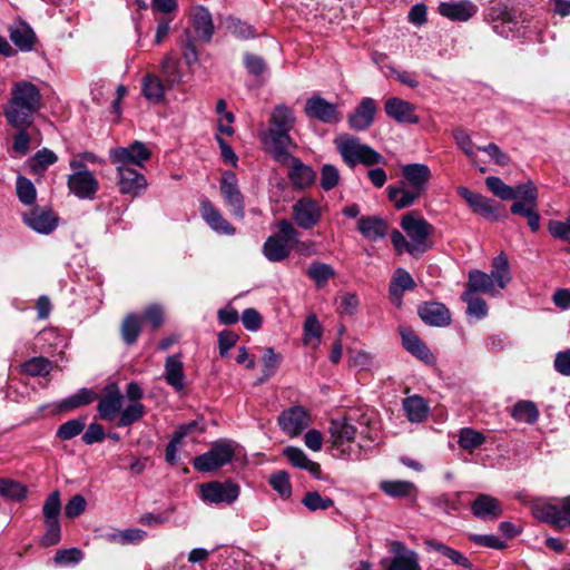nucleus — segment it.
Returning <instances> with one entry per match:
<instances>
[{"instance_id":"f257e3e1","label":"nucleus","mask_w":570,"mask_h":570,"mask_svg":"<svg viewBox=\"0 0 570 570\" xmlns=\"http://www.w3.org/2000/svg\"><path fill=\"white\" fill-rule=\"evenodd\" d=\"M42 106V95L39 88L30 81L22 80L13 83L11 98L4 108V117L12 127L31 126L33 115Z\"/></svg>"},{"instance_id":"f03ea898","label":"nucleus","mask_w":570,"mask_h":570,"mask_svg":"<svg viewBox=\"0 0 570 570\" xmlns=\"http://www.w3.org/2000/svg\"><path fill=\"white\" fill-rule=\"evenodd\" d=\"M295 120L292 108L285 105H277L273 109L269 118V127L263 139L266 149L272 156L279 150L285 151L296 147L289 136L291 130L294 128Z\"/></svg>"},{"instance_id":"7ed1b4c3","label":"nucleus","mask_w":570,"mask_h":570,"mask_svg":"<svg viewBox=\"0 0 570 570\" xmlns=\"http://www.w3.org/2000/svg\"><path fill=\"white\" fill-rule=\"evenodd\" d=\"M469 279L465 291L471 293H483L491 296L499 294L511 281L508 257L501 253L492 262V271L487 274L479 269L469 272Z\"/></svg>"},{"instance_id":"20e7f679","label":"nucleus","mask_w":570,"mask_h":570,"mask_svg":"<svg viewBox=\"0 0 570 570\" xmlns=\"http://www.w3.org/2000/svg\"><path fill=\"white\" fill-rule=\"evenodd\" d=\"M334 144L343 161L351 168L358 164L370 167L386 163L380 153L371 146L362 144L357 137L340 135L335 138Z\"/></svg>"},{"instance_id":"39448f33","label":"nucleus","mask_w":570,"mask_h":570,"mask_svg":"<svg viewBox=\"0 0 570 570\" xmlns=\"http://www.w3.org/2000/svg\"><path fill=\"white\" fill-rule=\"evenodd\" d=\"M401 227L411 242L412 250L423 254L431 247L429 238L434 233V227L416 212L405 214Z\"/></svg>"},{"instance_id":"423d86ee","label":"nucleus","mask_w":570,"mask_h":570,"mask_svg":"<svg viewBox=\"0 0 570 570\" xmlns=\"http://www.w3.org/2000/svg\"><path fill=\"white\" fill-rule=\"evenodd\" d=\"M69 166L73 171L67 179L69 191L80 199H94L99 189L95 175L77 159H71Z\"/></svg>"},{"instance_id":"0eeeda50","label":"nucleus","mask_w":570,"mask_h":570,"mask_svg":"<svg viewBox=\"0 0 570 570\" xmlns=\"http://www.w3.org/2000/svg\"><path fill=\"white\" fill-rule=\"evenodd\" d=\"M235 455L234 443L228 440L215 442L204 454L194 459V468L199 472H213L232 462Z\"/></svg>"},{"instance_id":"6e6552de","label":"nucleus","mask_w":570,"mask_h":570,"mask_svg":"<svg viewBox=\"0 0 570 570\" xmlns=\"http://www.w3.org/2000/svg\"><path fill=\"white\" fill-rule=\"evenodd\" d=\"M277 163L288 167V179L296 188L311 186L316 178V173L311 166L305 165L301 159L291 155L289 149L275 153L272 156Z\"/></svg>"},{"instance_id":"1a4fd4ad","label":"nucleus","mask_w":570,"mask_h":570,"mask_svg":"<svg viewBox=\"0 0 570 570\" xmlns=\"http://www.w3.org/2000/svg\"><path fill=\"white\" fill-rule=\"evenodd\" d=\"M240 493V488L232 480L212 481L199 485L200 499L209 504H232Z\"/></svg>"},{"instance_id":"9d476101","label":"nucleus","mask_w":570,"mask_h":570,"mask_svg":"<svg viewBox=\"0 0 570 570\" xmlns=\"http://www.w3.org/2000/svg\"><path fill=\"white\" fill-rule=\"evenodd\" d=\"M150 156L151 151L140 141L109 150V159L116 167H144Z\"/></svg>"},{"instance_id":"9b49d317","label":"nucleus","mask_w":570,"mask_h":570,"mask_svg":"<svg viewBox=\"0 0 570 570\" xmlns=\"http://www.w3.org/2000/svg\"><path fill=\"white\" fill-rule=\"evenodd\" d=\"M390 551L393 557L381 561L384 570H421L419 554L406 548L401 541H392Z\"/></svg>"},{"instance_id":"f8f14e48","label":"nucleus","mask_w":570,"mask_h":570,"mask_svg":"<svg viewBox=\"0 0 570 570\" xmlns=\"http://www.w3.org/2000/svg\"><path fill=\"white\" fill-rule=\"evenodd\" d=\"M144 391L136 382L128 383L126 387V397L129 403L124 407L121 417L118 420L119 428H126L139 421L145 415V405L140 402Z\"/></svg>"},{"instance_id":"ddd939ff","label":"nucleus","mask_w":570,"mask_h":570,"mask_svg":"<svg viewBox=\"0 0 570 570\" xmlns=\"http://www.w3.org/2000/svg\"><path fill=\"white\" fill-rule=\"evenodd\" d=\"M295 224L303 229H312L322 218L320 204L309 197L299 198L292 207Z\"/></svg>"},{"instance_id":"4468645a","label":"nucleus","mask_w":570,"mask_h":570,"mask_svg":"<svg viewBox=\"0 0 570 570\" xmlns=\"http://www.w3.org/2000/svg\"><path fill=\"white\" fill-rule=\"evenodd\" d=\"M220 193L227 206L232 207L233 215L238 219L245 216L244 196L238 188V180L233 171H225L220 180Z\"/></svg>"},{"instance_id":"2eb2a0df","label":"nucleus","mask_w":570,"mask_h":570,"mask_svg":"<svg viewBox=\"0 0 570 570\" xmlns=\"http://www.w3.org/2000/svg\"><path fill=\"white\" fill-rule=\"evenodd\" d=\"M311 423L309 413L299 405L289 407L278 416V424L282 431L291 436L299 435Z\"/></svg>"},{"instance_id":"dca6fc26","label":"nucleus","mask_w":570,"mask_h":570,"mask_svg":"<svg viewBox=\"0 0 570 570\" xmlns=\"http://www.w3.org/2000/svg\"><path fill=\"white\" fill-rule=\"evenodd\" d=\"M122 404L124 395L118 386L115 384L108 385L97 405L99 417L108 422H112L117 417L120 420L124 410Z\"/></svg>"},{"instance_id":"f3484780","label":"nucleus","mask_w":570,"mask_h":570,"mask_svg":"<svg viewBox=\"0 0 570 570\" xmlns=\"http://www.w3.org/2000/svg\"><path fill=\"white\" fill-rule=\"evenodd\" d=\"M117 185L122 195L136 198L140 196L147 188L146 177L132 167H116Z\"/></svg>"},{"instance_id":"a211bd4d","label":"nucleus","mask_w":570,"mask_h":570,"mask_svg":"<svg viewBox=\"0 0 570 570\" xmlns=\"http://www.w3.org/2000/svg\"><path fill=\"white\" fill-rule=\"evenodd\" d=\"M304 111L308 118L324 124H337L341 120L337 106L316 95L306 100Z\"/></svg>"},{"instance_id":"6ab92c4d","label":"nucleus","mask_w":570,"mask_h":570,"mask_svg":"<svg viewBox=\"0 0 570 570\" xmlns=\"http://www.w3.org/2000/svg\"><path fill=\"white\" fill-rule=\"evenodd\" d=\"M401 185L410 186L425 194L432 173L428 165L421 163L406 164L401 167Z\"/></svg>"},{"instance_id":"aec40b11","label":"nucleus","mask_w":570,"mask_h":570,"mask_svg":"<svg viewBox=\"0 0 570 570\" xmlns=\"http://www.w3.org/2000/svg\"><path fill=\"white\" fill-rule=\"evenodd\" d=\"M377 105L371 97L363 98L354 111L348 115V126L356 131H364L374 122Z\"/></svg>"},{"instance_id":"412c9836","label":"nucleus","mask_w":570,"mask_h":570,"mask_svg":"<svg viewBox=\"0 0 570 570\" xmlns=\"http://www.w3.org/2000/svg\"><path fill=\"white\" fill-rule=\"evenodd\" d=\"M438 11L449 20L465 22L476 14L478 7L470 0L444 1L439 4Z\"/></svg>"},{"instance_id":"4be33fe9","label":"nucleus","mask_w":570,"mask_h":570,"mask_svg":"<svg viewBox=\"0 0 570 570\" xmlns=\"http://www.w3.org/2000/svg\"><path fill=\"white\" fill-rule=\"evenodd\" d=\"M415 109L413 104L396 97L389 98L384 104L386 115L401 124H419Z\"/></svg>"},{"instance_id":"5701e85b","label":"nucleus","mask_w":570,"mask_h":570,"mask_svg":"<svg viewBox=\"0 0 570 570\" xmlns=\"http://www.w3.org/2000/svg\"><path fill=\"white\" fill-rule=\"evenodd\" d=\"M473 515L481 520H497L503 513L500 501L489 494L481 493L471 504Z\"/></svg>"},{"instance_id":"b1692460","label":"nucleus","mask_w":570,"mask_h":570,"mask_svg":"<svg viewBox=\"0 0 570 570\" xmlns=\"http://www.w3.org/2000/svg\"><path fill=\"white\" fill-rule=\"evenodd\" d=\"M167 90H170L167 83L155 72H148L141 79V95L154 105L165 101Z\"/></svg>"},{"instance_id":"393cba45","label":"nucleus","mask_w":570,"mask_h":570,"mask_svg":"<svg viewBox=\"0 0 570 570\" xmlns=\"http://www.w3.org/2000/svg\"><path fill=\"white\" fill-rule=\"evenodd\" d=\"M24 223L39 234H50L58 225V217L50 209L35 208L24 215Z\"/></svg>"},{"instance_id":"a878e982","label":"nucleus","mask_w":570,"mask_h":570,"mask_svg":"<svg viewBox=\"0 0 570 570\" xmlns=\"http://www.w3.org/2000/svg\"><path fill=\"white\" fill-rule=\"evenodd\" d=\"M190 22L197 37L202 41L209 42L212 40L215 27L213 22V17L207 8L203 6H197L193 8L190 14Z\"/></svg>"},{"instance_id":"bb28decb","label":"nucleus","mask_w":570,"mask_h":570,"mask_svg":"<svg viewBox=\"0 0 570 570\" xmlns=\"http://www.w3.org/2000/svg\"><path fill=\"white\" fill-rule=\"evenodd\" d=\"M458 194L468 203L472 210L487 219H495V208L493 207L492 200L471 191L464 186L456 188Z\"/></svg>"},{"instance_id":"cd10ccee","label":"nucleus","mask_w":570,"mask_h":570,"mask_svg":"<svg viewBox=\"0 0 570 570\" xmlns=\"http://www.w3.org/2000/svg\"><path fill=\"white\" fill-rule=\"evenodd\" d=\"M200 214L207 225L218 234L234 235L235 228L223 217L220 212L209 202L200 203Z\"/></svg>"},{"instance_id":"c85d7f7f","label":"nucleus","mask_w":570,"mask_h":570,"mask_svg":"<svg viewBox=\"0 0 570 570\" xmlns=\"http://www.w3.org/2000/svg\"><path fill=\"white\" fill-rule=\"evenodd\" d=\"M400 334L402 337V344L407 352L426 364H432L434 362V356L430 348L420 340L415 333L406 327H401Z\"/></svg>"},{"instance_id":"c756f323","label":"nucleus","mask_w":570,"mask_h":570,"mask_svg":"<svg viewBox=\"0 0 570 570\" xmlns=\"http://www.w3.org/2000/svg\"><path fill=\"white\" fill-rule=\"evenodd\" d=\"M415 288V282L407 271L397 268L391 279L389 293L392 303L395 306L402 305V297L404 292Z\"/></svg>"},{"instance_id":"7c9ffc66","label":"nucleus","mask_w":570,"mask_h":570,"mask_svg":"<svg viewBox=\"0 0 570 570\" xmlns=\"http://www.w3.org/2000/svg\"><path fill=\"white\" fill-rule=\"evenodd\" d=\"M421 320L432 326H446L451 322V315L445 305L441 303H424L419 307Z\"/></svg>"},{"instance_id":"2f4dec72","label":"nucleus","mask_w":570,"mask_h":570,"mask_svg":"<svg viewBox=\"0 0 570 570\" xmlns=\"http://www.w3.org/2000/svg\"><path fill=\"white\" fill-rule=\"evenodd\" d=\"M357 230L370 242L383 239L387 234V224L377 216H362L357 220Z\"/></svg>"},{"instance_id":"473e14b6","label":"nucleus","mask_w":570,"mask_h":570,"mask_svg":"<svg viewBox=\"0 0 570 570\" xmlns=\"http://www.w3.org/2000/svg\"><path fill=\"white\" fill-rule=\"evenodd\" d=\"M9 37L19 50L31 51L36 42V33L24 21H16L9 27Z\"/></svg>"},{"instance_id":"72a5a7b5","label":"nucleus","mask_w":570,"mask_h":570,"mask_svg":"<svg viewBox=\"0 0 570 570\" xmlns=\"http://www.w3.org/2000/svg\"><path fill=\"white\" fill-rule=\"evenodd\" d=\"M160 73L163 80L167 83L169 89H174L179 86L183 81V72L180 69V62L174 53L168 52L161 59L159 63Z\"/></svg>"},{"instance_id":"f704fd0d","label":"nucleus","mask_w":570,"mask_h":570,"mask_svg":"<svg viewBox=\"0 0 570 570\" xmlns=\"http://www.w3.org/2000/svg\"><path fill=\"white\" fill-rule=\"evenodd\" d=\"M424 194L406 185L389 187V199L393 203L396 209H403L412 206Z\"/></svg>"},{"instance_id":"c9c22d12","label":"nucleus","mask_w":570,"mask_h":570,"mask_svg":"<svg viewBox=\"0 0 570 570\" xmlns=\"http://www.w3.org/2000/svg\"><path fill=\"white\" fill-rule=\"evenodd\" d=\"M403 410L406 417L412 423L423 422L430 412V406L425 399L420 395L407 396L403 400Z\"/></svg>"},{"instance_id":"e433bc0d","label":"nucleus","mask_w":570,"mask_h":570,"mask_svg":"<svg viewBox=\"0 0 570 570\" xmlns=\"http://www.w3.org/2000/svg\"><path fill=\"white\" fill-rule=\"evenodd\" d=\"M330 433L333 445L340 448L354 440L356 429L346 417H342L331 422Z\"/></svg>"},{"instance_id":"4c0bfd02","label":"nucleus","mask_w":570,"mask_h":570,"mask_svg":"<svg viewBox=\"0 0 570 570\" xmlns=\"http://www.w3.org/2000/svg\"><path fill=\"white\" fill-rule=\"evenodd\" d=\"M292 246L277 235L269 236L263 246V254L269 262H282L291 254Z\"/></svg>"},{"instance_id":"58836bf2","label":"nucleus","mask_w":570,"mask_h":570,"mask_svg":"<svg viewBox=\"0 0 570 570\" xmlns=\"http://www.w3.org/2000/svg\"><path fill=\"white\" fill-rule=\"evenodd\" d=\"M165 379L166 382L176 391H181L184 389V364L180 361L179 355H170L166 358Z\"/></svg>"},{"instance_id":"ea45409f","label":"nucleus","mask_w":570,"mask_h":570,"mask_svg":"<svg viewBox=\"0 0 570 570\" xmlns=\"http://www.w3.org/2000/svg\"><path fill=\"white\" fill-rule=\"evenodd\" d=\"M561 507L560 504L551 503H534L532 505V514L540 521L550 523L558 529H561Z\"/></svg>"},{"instance_id":"a19ab883","label":"nucleus","mask_w":570,"mask_h":570,"mask_svg":"<svg viewBox=\"0 0 570 570\" xmlns=\"http://www.w3.org/2000/svg\"><path fill=\"white\" fill-rule=\"evenodd\" d=\"M380 489L391 498H409L416 494V487L410 481H383Z\"/></svg>"},{"instance_id":"79ce46f5","label":"nucleus","mask_w":570,"mask_h":570,"mask_svg":"<svg viewBox=\"0 0 570 570\" xmlns=\"http://www.w3.org/2000/svg\"><path fill=\"white\" fill-rule=\"evenodd\" d=\"M96 399L94 391L82 387L75 394L62 400L59 404V410L62 412L71 411L80 406L90 404Z\"/></svg>"},{"instance_id":"37998d69","label":"nucleus","mask_w":570,"mask_h":570,"mask_svg":"<svg viewBox=\"0 0 570 570\" xmlns=\"http://www.w3.org/2000/svg\"><path fill=\"white\" fill-rule=\"evenodd\" d=\"M141 332V321L138 315L136 314H128L120 327V334L122 341L127 345H132L137 342L138 336Z\"/></svg>"},{"instance_id":"c03bdc74","label":"nucleus","mask_w":570,"mask_h":570,"mask_svg":"<svg viewBox=\"0 0 570 570\" xmlns=\"http://www.w3.org/2000/svg\"><path fill=\"white\" fill-rule=\"evenodd\" d=\"M485 441L483 433L472 429L463 428L459 431L458 443L461 449L472 452L480 448Z\"/></svg>"},{"instance_id":"a18cd8bd","label":"nucleus","mask_w":570,"mask_h":570,"mask_svg":"<svg viewBox=\"0 0 570 570\" xmlns=\"http://www.w3.org/2000/svg\"><path fill=\"white\" fill-rule=\"evenodd\" d=\"M57 160L58 157L52 150L42 148L29 160V167L33 174H42L50 165L57 163Z\"/></svg>"},{"instance_id":"49530a36","label":"nucleus","mask_w":570,"mask_h":570,"mask_svg":"<svg viewBox=\"0 0 570 570\" xmlns=\"http://www.w3.org/2000/svg\"><path fill=\"white\" fill-rule=\"evenodd\" d=\"M511 415L515 421L532 424L538 420L539 411L533 402L520 401L513 406Z\"/></svg>"},{"instance_id":"de8ad7c7","label":"nucleus","mask_w":570,"mask_h":570,"mask_svg":"<svg viewBox=\"0 0 570 570\" xmlns=\"http://www.w3.org/2000/svg\"><path fill=\"white\" fill-rule=\"evenodd\" d=\"M226 30L239 39H250L256 36L255 28L236 17H227L225 19Z\"/></svg>"},{"instance_id":"09e8293b","label":"nucleus","mask_w":570,"mask_h":570,"mask_svg":"<svg viewBox=\"0 0 570 570\" xmlns=\"http://www.w3.org/2000/svg\"><path fill=\"white\" fill-rule=\"evenodd\" d=\"M461 298L468 305L466 314L469 316H473L476 320H481L488 315V305L483 298L475 296L474 293L466 291H464Z\"/></svg>"},{"instance_id":"8fccbe9b","label":"nucleus","mask_w":570,"mask_h":570,"mask_svg":"<svg viewBox=\"0 0 570 570\" xmlns=\"http://www.w3.org/2000/svg\"><path fill=\"white\" fill-rule=\"evenodd\" d=\"M306 274L315 282L317 287H323L328 279L335 276V272L331 265L318 262L312 263Z\"/></svg>"},{"instance_id":"3c124183","label":"nucleus","mask_w":570,"mask_h":570,"mask_svg":"<svg viewBox=\"0 0 570 570\" xmlns=\"http://www.w3.org/2000/svg\"><path fill=\"white\" fill-rule=\"evenodd\" d=\"M27 495V488L11 479H0V497L9 500L20 501Z\"/></svg>"},{"instance_id":"603ef678","label":"nucleus","mask_w":570,"mask_h":570,"mask_svg":"<svg viewBox=\"0 0 570 570\" xmlns=\"http://www.w3.org/2000/svg\"><path fill=\"white\" fill-rule=\"evenodd\" d=\"M487 187L497 197L503 200L515 199L517 194L514 188L507 185L501 178L495 176H489L485 179Z\"/></svg>"},{"instance_id":"864d4df0","label":"nucleus","mask_w":570,"mask_h":570,"mask_svg":"<svg viewBox=\"0 0 570 570\" xmlns=\"http://www.w3.org/2000/svg\"><path fill=\"white\" fill-rule=\"evenodd\" d=\"M511 213L514 215H521L527 218L528 225L532 232H538L540 228V215L537 212V207H525L523 202H514L511 205Z\"/></svg>"},{"instance_id":"5fc2aeb1","label":"nucleus","mask_w":570,"mask_h":570,"mask_svg":"<svg viewBox=\"0 0 570 570\" xmlns=\"http://www.w3.org/2000/svg\"><path fill=\"white\" fill-rule=\"evenodd\" d=\"M514 193L517 202H523L525 207H538V189L531 180L517 186Z\"/></svg>"},{"instance_id":"6e6d98bb","label":"nucleus","mask_w":570,"mask_h":570,"mask_svg":"<svg viewBox=\"0 0 570 570\" xmlns=\"http://www.w3.org/2000/svg\"><path fill=\"white\" fill-rule=\"evenodd\" d=\"M17 195L24 205H32L36 200L37 191L32 181L23 176L17 178Z\"/></svg>"},{"instance_id":"4d7b16f0","label":"nucleus","mask_w":570,"mask_h":570,"mask_svg":"<svg viewBox=\"0 0 570 570\" xmlns=\"http://www.w3.org/2000/svg\"><path fill=\"white\" fill-rule=\"evenodd\" d=\"M86 426V419H72L61 424L57 431V436L61 440H71L79 435Z\"/></svg>"},{"instance_id":"13d9d810","label":"nucleus","mask_w":570,"mask_h":570,"mask_svg":"<svg viewBox=\"0 0 570 570\" xmlns=\"http://www.w3.org/2000/svg\"><path fill=\"white\" fill-rule=\"evenodd\" d=\"M60 493L58 491H53L48 495L42 507L45 521H59L58 517L60 514Z\"/></svg>"},{"instance_id":"bf43d9fd","label":"nucleus","mask_w":570,"mask_h":570,"mask_svg":"<svg viewBox=\"0 0 570 570\" xmlns=\"http://www.w3.org/2000/svg\"><path fill=\"white\" fill-rule=\"evenodd\" d=\"M322 336V326L315 315H309L304 323V343L318 344Z\"/></svg>"},{"instance_id":"052dcab7","label":"nucleus","mask_w":570,"mask_h":570,"mask_svg":"<svg viewBox=\"0 0 570 570\" xmlns=\"http://www.w3.org/2000/svg\"><path fill=\"white\" fill-rule=\"evenodd\" d=\"M302 502L311 511L327 510L334 505L331 498H324L316 491L307 492Z\"/></svg>"},{"instance_id":"680f3d73","label":"nucleus","mask_w":570,"mask_h":570,"mask_svg":"<svg viewBox=\"0 0 570 570\" xmlns=\"http://www.w3.org/2000/svg\"><path fill=\"white\" fill-rule=\"evenodd\" d=\"M269 483L273 489L279 493L282 498H289L292 494V485L289 476L285 471H277L269 478Z\"/></svg>"},{"instance_id":"e2e57ef3","label":"nucleus","mask_w":570,"mask_h":570,"mask_svg":"<svg viewBox=\"0 0 570 570\" xmlns=\"http://www.w3.org/2000/svg\"><path fill=\"white\" fill-rule=\"evenodd\" d=\"M51 363L45 357H33L23 364V371L32 376L49 374Z\"/></svg>"},{"instance_id":"0e129e2a","label":"nucleus","mask_w":570,"mask_h":570,"mask_svg":"<svg viewBox=\"0 0 570 570\" xmlns=\"http://www.w3.org/2000/svg\"><path fill=\"white\" fill-rule=\"evenodd\" d=\"M82 558V551L78 548L62 549L56 552L55 562L58 566L77 564Z\"/></svg>"},{"instance_id":"69168bd1","label":"nucleus","mask_w":570,"mask_h":570,"mask_svg":"<svg viewBox=\"0 0 570 570\" xmlns=\"http://www.w3.org/2000/svg\"><path fill=\"white\" fill-rule=\"evenodd\" d=\"M340 183L338 169L330 164H326L321 169V187L324 190H331Z\"/></svg>"},{"instance_id":"338daca9","label":"nucleus","mask_w":570,"mask_h":570,"mask_svg":"<svg viewBox=\"0 0 570 570\" xmlns=\"http://www.w3.org/2000/svg\"><path fill=\"white\" fill-rule=\"evenodd\" d=\"M453 138L458 145V147L469 157L473 158L475 156L474 144L470 137V135L462 128H456L453 131Z\"/></svg>"},{"instance_id":"774afa93","label":"nucleus","mask_w":570,"mask_h":570,"mask_svg":"<svg viewBox=\"0 0 570 570\" xmlns=\"http://www.w3.org/2000/svg\"><path fill=\"white\" fill-rule=\"evenodd\" d=\"M283 454L293 466L302 470H304L311 461L303 450L295 446L285 448Z\"/></svg>"}]
</instances>
